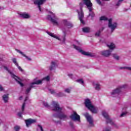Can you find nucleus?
Listing matches in <instances>:
<instances>
[{
	"instance_id": "1",
	"label": "nucleus",
	"mask_w": 131,
	"mask_h": 131,
	"mask_svg": "<svg viewBox=\"0 0 131 131\" xmlns=\"http://www.w3.org/2000/svg\"><path fill=\"white\" fill-rule=\"evenodd\" d=\"M84 104L86 108L90 110L92 113H94L95 114H97V113H98V109L95 108V107L92 104V102L90 99H85Z\"/></svg>"
},
{
	"instance_id": "2",
	"label": "nucleus",
	"mask_w": 131,
	"mask_h": 131,
	"mask_svg": "<svg viewBox=\"0 0 131 131\" xmlns=\"http://www.w3.org/2000/svg\"><path fill=\"white\" fill-rule=\"evenodd\" d=\"M4 69L6 70V71H8V72L10 73V74H11L12 78H14L16 80V81H17V83H18V84H20V86H24V84L21 82V79H20V78H19V77L13 74V73H12V72H11V71H10V70H9V68H8L7 67L4 66Z\"/></svg>"
},
{
	"instance_id": "3",
	"label": "nucleus",
	"mask_w": 131,
	"mask_h": 131,
	"mask_svg": "<svg viewBox=\"0 0 131 131\" xmlns=\"http://www.w3.org/2000/svg\"><path fill=\"white\" fill-rule=\"evenodd\" d=\"M73 46L74 47V49H75V50H77V51H78L79 53H81L82 55H84V56H89V57H95V54L91 53L86 52L81 50V49H80L79 47L75 46V45L74 44L73 45Z\"/></svg>"
},
{
	"instance_id": "4",
	"label": "nucleus",
	"mask_w": 131,
	"mask_h": 131,
	"mask_svg": "<svg viewBox=\"0 0 131 131\" xmlns=\"http://www.w3.org/2000/svg\"><path fill=\"white\" fill-rule=\"evenodd\" d=\"M47 19L49 21H51L53 24L55 25H58L59 24L58 23V17L55 15L54 14H52V15H47Z\"/></svg>"
},
{
	"instance_id": "5",
	"label": "nucleus",
	"mask_w": 131,
	"mask_h": 131,
	"mask_svg": "<svg viewBox=\"0 0 131 131\" xmlns=\"http://www.w3.org/2000/svg\"><path fill=\"white\" fill-rule=\"evenodd\" d=\"M52 105L53 106V107L54 108V109H53V111H57V112H61L63 108L62 107H60V105H59V103H58L57 102L53 101Z\"/></svg>"
},
{
	"instance_id": "6",
	"label": "nucleus",
	"mask_w": 131,
	"mask_h": 131,
	"mask_svg": "<svg viewBox=\"0 0 131 131\" xmlns=\"http://www.w3.org/2000/svg\"><path fill=\"white\" fill-rule=\"evenodd\" d=\"M109 28H111L112 32H113L115 30V29L117 27V23L116 22L112 24V18H110L108 20V25Z\"/></svg>"
},
{
	"instance_id": "7",
	"label": "nucleus",
	"mask_w": 131,
	"mask_h": 131,
	"mask_svg": "<svg viewBox=\"0 0 131 131\" xmlns=\"http://www.w3.org/2000/svg\"><path fill=\"white\" fill-rule=\"evenodd\" d=\"M80 12H79V11L78 10H77V12L78 14V18L79 20H80V23L83 24V25H84L85 23L84 20H83V18H84V14L83 13V11L80 10Z\"/></svg>"
},
{
	"instance_id": "8",
	"label": "nucleus",
	"mask_w": 131,
	"mask_h": 131,
	"mask_svg": "<svg viewBox=\"0 0 131 131\" xmlns=\"http://www.w3.org/2000/svg\"><path fill=\"white\" fill-rule=\"evenodd\" d=\"M83 4L86 6L88 9L91 11L92 10V7H93V3L91 2V0H82Z\"/></svg>"
},
{
	"instance_id": "9",
	"label": "nucleus",
	"mask_w": 131,
	"mask_h": 131,
	"mask_svg": "<svg viewBox=\"0 0 131 131\" xmlns=\"http://www.w3.org/2000/svg\"><path fill=\"white\" fill-rule=\"evenodd\" d=\"M84 116L85 118H86L87 121H88L89 124H90V126H94V121H93V118H92V116H90L89 115V113H86L84 114Z\"/></svg>"
},
{
	"instance_id": "10",
	"label": "nucleus",
	"mask_w": 131,
	"mask_h": 131,
	"mask_svg": "<svg viewBox=\"0 0 131 131\" xmlns=\"http://www.w3.org/2000/svg\"><path fill=\"white\" fill-rule=\"evenodd\" d=\"M102 115L106 119V123H111V124H113V122L112 121V120L110 119L109 117V115H108V114L106 113L105 111L102 112Z\"/></svg>"
},
{
	"instance_id": "11",
	"label": "nucleus",
	"mask_w": 131,
	"mask_h": 131,
	"mask_svg": "<svg viewBox=\"0 0 131 131\" xmlns=\"http://www.w3.org/2000/svg\"><path fill=\"white\" fill-rule=\"evenodd\" d=\"M53 116L56 118H59L61 120H65V119H67L68 118L67 115L64 114H60L59 115L55 114L53 115Z\"/></svg>"
},
{
	"instance_id": "12",
	"label": "nucleus",
	"mask_w": 131,
	"mask_h": 131,
	"mask_svg": "<svg viewBox=\"0 0 131 131\" xmlns=\"http://www.w3.org/2000/svg\"><path fill=\"white\" fill-rule=\"evenodd\" d=\"M70 118H71L72 120H80V116L75 112H74L73 114L70 116Z\"/></svg>"
},
{
	"instance_id": "13",
	"label": "nucleus",
	"mask_w": 131,
	"mask_h": 131,
	"mask_svg": "<svg viewBox=\"0 0 131 131\" xmlns=\"http://www.w3.org/2000/svg\"><path fill=\"white\" fill-rule=\"evenodd\" d=\"M45 2H46V0H34V1L35 5H38V8L40 12H41V8L40 7V6L41 5H42Z\"/></svg>"
},
{
	"instance_id": "14",
	"label": "nucleus",
	"mask_w": 131,
	"mask_h": 131,
	"mask_svg": "<svg viewBox=\"0 0 131 131\" xmlns=\"http://www.w3.org/2000/svg\"><path fill=\"white\" fill-rule=\"evenodd\" d=\"M126 85H124L122 86V87H119L115 89V90H113V92H112V96H114V95H118L119 93L121 92V89H124Z\"/></svg>"
},
{
	"instance_id": "15",
	"label": "nucleus",
	"mask_w": 131,
	"mask_h": 131,
	"mask_svg": "<svg viewBox=\"0 0 131 131\" xmlns=\"http://www.w3.org/2000/svg\"><path fill=\"white\" fill-rule=\"evenodd\" d=\"M111 53H112V51L110 50H106L101 51V55L103 56V57H108L111 55Z\"/></svg>"
},
{
	"instance_id": "16",
	"label": "nucleus",
	"mask_w": 131,
	"mask_h": 131,
	"mask_svg": "<svg viewBox=\"0 0 131 131\" xmlns=\"http://www.w3.org/2000/svg\"><path fill=\"white\" fill-rule=\"evenodd\" d=\"M25 123L27 127H29V125L30 124H32V123H35L36 122V120L32 119H28L25 120Z\"/></svg>"
},
{
	"instance_id": "17",
	"label": "nucleus",
	"mask_w": 131,
	"mask_h": 131,
	"mask_svg": "<svg viewBox=\"0 0 131 131\" xmlns=\"http://www.w3.org/2000/svg\"><path fill=\"white\" fill-rule=\"evenodd\" d=\"M42 83V81L40 80H38L34 82H32L31 83L30 88L31 89H33V88H35V86H34V84H41Z\"/></svg>"
},
{
	"instance_id": "18",
	"label": "nucleus",
	"mask_w": 131,
	"mask_h": 131,
	"mask_svg": "<svg viewBox=\"0 0 131 131\" xmlns=\"http://www.w3.org/2000/svg\"><path fill=\"white\" fill-rule=\"evenodd\" d=\"M63 22L64 26H67L68 28H72V27H73V25L72 23L68 21L66 19H63Z\"/></svg>"
},
{
	"instance_id": "19",
	"label": "nucleus",
	"mask_w": 131,
	"mask_h": 131,
	"mask_svg": "<svg viewBox=\"0 0 131 131\" xmlns=\"http://www.w3.org/2000/svg\"><path fill=\"white\" fill-rule=\"evenodd\" d=\"M25 105L26 103L24 102L21 107V111L18 113L17 115L20 117V118H21L22 115L23 114V112H24V110H25Z\"/></svg>"
},
{
	"instance_id": "20",
	"label": "nucleus",
	"mask_w": 131,
	"mask_h": 131,
	"mask_svg": "<svg viewBox=\"0 0 131 131\" xmlns=\"http://www.w3.org/2000/svg\"><path fill=\"white\" fill-rule=\"evenodd\" d=\"M19 15L23 19H29L30 18V15L28 13H26V12L20 13Z\"/></svg>"
},
{
	"instance_id": "21",
	"label": "nucleus",
	"mask_w": 131,
	"mask_h": 131,
	"mask_svg": "<svg viewBox=\"0 0 131 131\" xmlns=\"http://www.w3.org/2000/svg\"><path fill=\"white\" fill-rule=\"evenodd\" d=\"M58 66V64H57V63L55 61H52L51 62V65L49 67V70L52 71V70H54L55 68H56Z\"/></svg>"
},
{
	"instance_id": "22",
	"label": "nucleus",
	"mask_w": 131,
	"mask_h": 131,
	"mask_svg": "<svg viewBox=\"0 0 131 131\" xmlns=\"http://www.w3.org/2000/svg\"><path fill=\"white\" fill-rule=\"evenodd\" d=\"M16 51L17 53H19V54H20V55H22V56H23V57H25L27 59V60H28V61H31V58H30L28 56H26V55H25L24 53H23V52H22L21 51H20L18 49H16Z\"/></svg>"
},
{
	"instance_id": "23",
	"label": "nucleus",
	"mask_w": 131,
	"mask_h": 131,
	"mask_svg": "<svg viewBox=\"0 0 131 131\" xmlns=\"http://www.w3.org/2000/svg\"><path fill=\"white\" fill-rule=\"evenodd\" d=\"M4 103H8L9 101V94H5L2 96Z\"/></svg>"
},
{
	"instance_id": "24",
	"label": "nucleus",
	"mask_w": 131,
	"mask_h": 131,
	"mask_svg": "<svg viewBox=\"0 0 131 131\" xmlns=\"http://www.w3.org/2000/svg\"><path fill=\"white\" fill-rule=\"evenodd\" d=\"M82 31L83 32L85 33H89L91 32V28L89 27H84L82 28Z\"/></svg>"
},
{
	"instance_id": "25",
	"label": "nucleus",
	"mask_w": 131,
	"mask_h": 131,
	"mask_svg": "<svg viewBox=\"0 0 131 131\" xmlns=\"http://www.w3.org/2000/svg\"><path fill=\"white\" fill-rule=\"evenodd\" d=\"M47 33H48L49 35L51 36V37H53L54 38H56V39L60 40V38H59V37H58L57 36L54 35V33H51L50 32H47Z\"/></svg>"
},
{
	"instance_id": "26",
	"label": "nucleus",
	"mask_w": 131,
	"mask_h": 131,
	"mask_svg": "<svg viewBox=\"0 0 131 131\" xmlns=\"http://www.w3.org/2000/svg\"><path fill=\"white\" fill-rule=\"evenodd\" d=\"M107 47H108V48H109L110 50H111V51H112V50H114V49H115V45L113 43H111V45H107Z\"/></svg>"
},
{
	"instance_id": "27",
	"label": "nucleus",
	"mask_w": 131,
	"mask_h": 131,
	"mask_svg": "<svg viewBox=\"0 0 131 131\" xmlns=\"http://www.w3.org/2000/svg\"><path fill=\"white\" fill-rule=\"evenodd\" d=\"M92 10H91V11L89 10L90 13L89 16H90L91 17H92V18H94V17H95V13L93 12V10H94V9L93 8V7H92Z\"/></svg>"
},
{
	"instance_id": "28",
	"label": "nucleus",
	"mask_w": 131,
	"mask_h": 131,
	"mask_svg": "<svg viewBox=\"0 0 131 131\" xmlns=\"http://www.w3.org/2000/svg\"><path fill=\"white\" fill-rule=\"evenodd\" d=\"M112 56L116 60H119V56H118L117 54H112Z\"/></svg>"
},
{
	"instance_id": "29",
	"label": "nucleus",
	"mask_w": 131,
	"mask_h": 131,
	"mask_svg": "<svg viewBox=\"0 0 131 131\" xmlns=\"http://www.w3.org/2000/svg\"><path fill=\"white\" fill-rule=\"evenodd\" d=\"M42 81H43V80H46L47 81H50V76H47V77H45L43 78L41 80Z\"/></svg>"
},
{
	"instance_id": "30",
	"label": "nucleus",
	"mask_w": 131,
	"mask_h": 131,
	"mask_svg": "<svg viewBox=\"0 0 131 131\" xmlns=\"http://www.w3.org/2000/svg\"><path fill=\"white\" fill-rule=\"evenodd\" d=\"M107 20H108V18L104 16H102L100 18V21H107Z\"/></svg>"
},
{
	"instance_id": "31",
	"label": "nucleus",
	"mask_w": 131,
	"mask_h": 131,
	"mask_svg": "<svg viewBox=\"0 0 131 131\" xmlns=\"http://www.w3.org/2000/svg\"><path fill=\"white\" fill-rule=\"evenodd\" d=\"M76 82L80 83L81 84H83V83H84V81H83V80L82 79H77L76 80Z\"/></svg>"
},
{
	"instance_id": "32",
	"label": "nucleus",
	"mask_w": 131,
	"mask_h": 131,
	"mask_svg": "<svg viewBox=\"0 0 131 131\" xmlns=\"http://www.w3.org/2000/svg\"><path fill=\"white\" fill-rule=\"evenodd\" d=\"M12 62L15 64L16 66H18V64L17 63V59L16 58L12 59Z\"/></svg>"
},
{
	"instance_id": "33",
	"label": "nucleus",
	"mask_w": 131,
	"mask_h": 131,
	"mask_svg": "<svg viewBox=\"0 0 131 131\" xmlns=\"http://www.w3.org/2000/svg\"><path fill=\"white\" fill-rule=\"evenodd\" d=\"M31 91V89L30 88V87H29L27 89V90H26V95H28V94H29V92Z\"/></svg>"
},
{
	"instance_id": "34",
	"label": "nucleus",
	"mask_w": 131,
	"mask_h": 131,
	"mask_svg": "<svg viewBox=\"0 0 131 131\" xmlns=\"http://www.w3.org/2000/svg\"><path fill=\"white\" fill-rule=\"evenodd\" d=\"M83 5H84V4H83L82 3H80L79 6H80V11H83V10H82V8H83Z\"/></svg>"
},
{
	"instance_id": "35",
	"label": "nucleus",
	"mask_w": 131,
	"mask_h": 131,
	"mask_svg": "<svg viewBox=\"0 0 131 131\" xmlns=\"http://www.w3.org/2000/svg\"><path fill=\"white\" fill-rule=\"evenodd\" d=\"M95 85H96L95 90H96L97 91H99V90H100V84H96Z\"/></svg>"
},
{
	"instance_id": "36",
	"label": "nucleus",
	"mask_w": 131,
	"mask_h": 131,
	"mask_svg": "<svg viewBox=\"0 0 131 131\" xmlns=\"http://www.w3.org/2000/svg\"><path fill=\"white\" fill-rule=\"evenodd\" d=\"M101 32H102V31L101 30H99L97 33H96L95 35L97 36H100Z\"/></svg>"
},
{
	"instance_id": "37",
	"label": "nucleus",
	"mask_w": 131,
	"mask_h": 131,
	"mask_svg": "<svg viewBox=\"0 0 131 131\" xmlns=\"http://www.w3.org/2000/svg\"><path fill=\"white\" fill-rule=\"evenodd\" d=\"M43 104L44 106L47 107V108H49V107H50V105H49V104L47 102H43Z\"/></svg>"
},
{
	"instance_id": "38",
	"label": "nucleus",
	"mask_w": 131,
	"mask_h": 131,
	"mask_svg": "<svg viewBox=\"0 0 131 131\" xmlns=\"http://www.w3.org/2000/svg\"><path fill=\"white\" fill-rule=\"evenodd\" d=\"M14 129L15 131H19V129H20V126H14Z\"/></svg>"
},
{
	"instance_id": "39",
	"label": "nucleus",
	"mask_w": 131,
	"mask_h": 131,
	"mask_svg": "<svg viewBox=\"0 0 131 131\" xmlns=\"http://www.w3.org/2000/svg\"><path fill=\"white\" fill-rule=\"evenodd\" d=\"M120 69H128L129 71H131V68L130 67H123V68H120Z\"/></svg>"
},
{
	"instance_id": "40",
	"label": "nucleus",
	"mask_w": 131,
	"mask_h": 131,
	"mask_svg": "<svg viewBox=\"0 0 131 131\" xmlns=\"http://www.w3.org/2000/svg\"><path fill=\"white\" fill-rule=\"evenodd\" d=\"M126 115V112H123L122 114L120 115V117H123V116H125Z\"/></svg>"
},
{
	"instance_id": "41",
	"label": "nucleus",
	"mask_w": 131,
	"mask_h": 131,
	"mask_svg": "<svg viewBox=\"0 0 131 131\" xmlns=\"http://www.w3.org/2000/svg\"><path fill=\"white\" fill-rule=\"evenodd\" d=\"M63 96H64V94L63 93H61V92L57 94V96L58 97H63Z\"/></svg>"
},
{
	"instance_id": "42",
	"label": "nucleus",
	"mask_w": 131,
	"mask_h": 131,
	"mask_svg": "<svg viewBox=\"0 0 131 131\" xmlns=\"http://www.w3.org/2000/svg\"><path fill=\"white\" fill-rule=\"evenodd\" d=\"M18 69H19V70H20V71H21V72H23V69H22V68H21V67L19 66V64H18V66H17Z\"/></svg>"
},
{
	"instance_id": "43",
	"label": "nucleus",
	"mask_w": 131,
	"mask_h": 131,
	"mask_svg": "<svg viewBox=\"0 0 131 131\" xmlns=\"http://www.w3.org/2000/svg\"><path fill=\"white\" fill-rule=\"evenodd\" d=\"M96 2H97V4H98V5H102V2H101L100 0H95Z\"/></svg>"
},
{
	"instance_id": "44",
	"label": "nucleus",
	"mask_w": 131,
	"mask_h": 131,
	"mask_svg": "<svg viewBox=\"0 0 131 131\" xmlns=\"http://www.w3.org/2000/svg\"><path fill=\"white\" fill-rule=\"evenodd\" d=\"M123 0H119L116 6H118L120 5V2H122Z\"/></svg>"
},
{
	"instance_id": "45",
	"label": "nucleus",
	"mask_w": 131,
	"mask_h": 131,
	"mask_svg": "<svg viewBox=\"0 0 131 131\" xmlns=\"http://www.w3.org/2000/svg\"><path fill=\"white\" fill-rule=\"evenodd\" d=\"M64 92H66V93H68V94H69L70 93V89H67L64 90Z\"/></svg>"
},
{
	"instance_id": "46",
	"label": "nucleus",
	"mask_w": 131,
	"mask_h": 131,
	"mask_svg": "<svg viewBox=\"0 0 131 131\" xmlns=\"http://www.w3.org/2000/svg\"><path fill=\"white\" fill-rule=\"evenodd\" d=\"M49 91L50 92V93H51V94H55V91L54 90H53L52 89H49Z\"/></svg>"
},
{
	"instance_id": "47",
	"label": "nucleus",
	"mask_w": 131,
	"mask_h": 131,
	"mask_svg": "<svg viewBox=\"0 0 131 131\" xmlns=\"http://www.w3.org/2000/svg\"><path fill=\"white\" fill-rule=\"evenodd\" d=\"M69 124L71 127L73 128V123L72 122H70Z\"/></svg>"
},
{
	"instance_id": "48",
	"label": "nucleus",
	"mask_w": 131,
	"mask_h": 131,
	"mask_svg": "<svg viewBox=\"0 0 131 131\" xmlns=\"http://www.w3.org/2000/svg\"><path fill=\"white\" fill-rule=\"evenodd\" d=\"M4 91V88H3V86L2 85H0V91Z\"/></svg>"
},
{
	"instance_id": "49",
	"label": "nucleus",
	"mask_w": 131,
	"mask_h": 131,
	"mask_svg": "<svg viewBox=\"0 0 131 131\" xmlns=\"http://www.w3.org/2000/svg\"><path fill=\"white\" fill-rule=\"evenodd\" d=\"M103 2H108L110 0H102Z\"/></svg>"
},
{
	"instance_id": "50",
	"label": "nucleus",
	"mask_w": 131,
	"mask_h": 131,
	"mask_svg": "<svg viewBox=\"0 0 131 131\" xmlns=\"http://www.w3.org/2000/svg\"><path fill=\"white\" fill-rule=\"evenodd\" d=\"M21 98H22V96H20V97H19V100H21Z\"/></svg>"
},
{
	"instance_id": "51",
	"label": "nucleus",
	"mask_w": 131,
	"mask_h": 131,
	"mask_svg": "<svg viewBox=\"0 0 131 131\" xmlns=\"http://www.w3.org/2000/svg\"><path fill=\"white\" fill-rule=\"evenodd\" d=\"M63 41H65V37L63 38Z\"/></svg>"
},
{
	"instance_id": "52",
	"label": "nucleus",
	"mask_w": 131,
	"mask_h": 131,
	"mask_svg": "<svg viewBox=\"0 0 131 131\" xmlns=\"http://www.w3.org/2000/svg\"><path fill=\"white\" fill-rule=\"evenodd\" d=\"M102 30H104V28H102Z\"/></svg>"
}]
</instances>
